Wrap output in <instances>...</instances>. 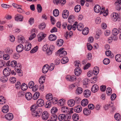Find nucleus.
I'll list each match as a JSON object with an SVG mask.
<instances>
[{
	"label": "nucleus",
	"instance_id": "nucleus-1",
	"mask_svg": "<svg viewBox=\"0 0 121 121\" xmlns=\"http://www.w3.org/2000/svg\"><path fill=\"white\" fill-rule=\"evenodd\" d=\"M37 105L36 104L33 105L30 107V109L32 111L33 116L35 117H39L40 116L42 111L41 108H39L37 109L38 107H41L44 105V101L42 99H39L37 102Z\"/></svg>",
	"mask_w": 121,
	"mask_h": 121
},
{
	"label": "nucleus",
	"instance_id": "nucleus-2",
	"mask_svg": "<svg viewBox=\"0 0 121 121\" xmlns=\"http://www.w3.org/2000/svg\"><path fill=\"white\" fill-rule=\"evenodd\" d=\"M11 69L9 67H7L5 68L3 70V72L4 75L6 77L9 76L11 72Z\"/></svg>",
	"mask_w": 121,
	"mask_h": 121
},
{
	"label": "nucleus",
	"instance_id": "nucleus-3",
	"mask_svg": "<svg viewBox=\"0 0 121 121\" xmlns=\"http://www.w3.org/2000/svg\"><path fill=\"white\" fill-rule=\"evenodd\" d=\"M112 19L114 22L116 21H119L120 20V19L119 17L118 13H113Z\"/></svg>",
	"mask_w": 121,
	"mask_h": 121
},
{
	"label": "nucleus",
	"instance_id": "nucleus-4",
	"mask_svg": "<svg viewBox=\"0 0 121 121\" xmlns=\"http://www.w3.org/2000/svg\"><path fill=\"white\" fill-rule=\"evenodd\" d=\"M49 116V114L48 112L46 111H44L42 113V117L43 120H47Z\"/></svg>",
	"mask_w": 121,
	"mask_h": 121
},
{
	"label": "nucleus",
	"instance_id": "nucleus-5",
	"mask_svg": "<svg viewBox=\"0 0 121 121\" xmlns=\"http://www.w3.org/2000/svg\"><path fill=\"white\" fill-rule=\"evenodd\" d=\"M76 77L74 75L70 76V75L66 76V78L67 80L70 81H75L76 80Z\"/></svg>",
	"mask_w": 121,
	"mask_h": 121
},
{
	"label": "nucleus",
	"instance_id": "nucleus-6",
	"mask_svg": "<svg viewBox=\"0 0 121 121\" xmlns=\"http://www.w3.org/2000/svg\"><path fill=\"white\" fill-rule=\"evenodd\" d=\"M23 17V16L20 14H17L15 16V20L16 21H22Z\"/></svg>",
	"mask_w": 121,
	"mask_h": 121
},
{
	"label": "nucleus",
	"instance_id": "nucleus-7",
	"mask_svg": "<svg viewBox=\"0 0 121 121\" xmlns=\"http://www.w3.org/2000/svg\"><path fill=\"white\" fill-rule=\"evenodd\" d=\"M66 119V115L62 114L59 115L58 116V119L60 121H64Z\"/></svg>",
	"mask_w": 121,
	"mask_h": 121
},
{
	"label": "nucleus",
	"instance_id": "nucleus-8",
	"mask_svg": "<svg viewBox=\"0 0 121 121\" xmlns=\"http://www.w3.org/2000/svg\"><path fill=\"white\" fill-rule=\"evenodd\" d=\"M75 75L77 76H79L82 73V70L80 67H76L74 70Z\"/></svg>",
	"mask_w": 121,
	"mask_h": 121
},
{
	"label": "nucleus",
	"instance_id": "nucleus-9",
	"mask_svg": "<svg viewBox=\"0 0 121 121\" xmlns=\"http://www.w3.org/2000/svg\"><path fill=\"white\" fill-rule=\"evenodd\" d=\"M13 115L11 113H8L5 116L6 119L8 120H11L13 119Z\"/></svg>",
	"mask_w": 121,
	"mask_h": 121
},
{
	"label": "nucleus",
	"instance_id": "nucleus-10",
	"mask_svg": "<svg viewBox=\"0 0 121 121\" xmlns=\"http://www.w3.org/2000/svg\"><path fill=\"white\" fill-rule=\"evenodd\" d=\"M91 95V92L90 91L86 89L84 90L83 92V95L86 98L89 97Z\"/></svg>",
	"mask_w": 121,
	"mask_h": 121
},
{
	"label": "nucleus",
	"instance_id": "nucleus-11",
	"mask_svg": "<svg viewBox=\"0 0 121 121\" xmlns=\"http://www.w3.org/2000/svg\"><path fill=\"white\" fill-rule=\"evenodd\" d=\"M62 15L63 18H67L69 15V12L68 11L66 10H64L63 11Z\"/></svg>",
	"mask_w": 121,
	"mask_h": 121
},
{
	"label": "nucleus",
	"instance_id": "nucleus-12",
	"mask_svg": "<svg viewBox=\"0 0 121 121\" xmlns=\"http://www.w3.org/2000/svg\"><path fill=\"white\" fill-rule=\"evenodd\" d=\"M24 47L22 44H20L17 45L16 48V51L18 52H22L24 49Z\"/></svg>",
	"mask_w": 121,
	"mask_h": 121
},
{
	"label": "nucleus",
	"instance_id": "nucleus-13",
	"mask_svg": "<svg viewBox=\"0 0 121 121\" xmlns=\"http://www.w3.org/2000/svg\"><path fill=\"white\" fill-rule=\"evenodd\" d=\"M98 86L96 84H94L92 87L91 90L92 92L95 93L98 91Z\"/></svg>",
	"mask_w": 121,
	"mask_h": 121
},
{
	"label": "nucleus",
	"instance_id": "nucleus-14",
	"mask_svg": "<svg viewBox=\"0 0 121 121\" xmlns=\"http://www.w3.org/2000/svg\"><path fill=\"white\" fill-rule=\"evenodd\" d=\"M49 66L47 64L45 65L43 67L42 72L44 73H47L49 69Z\"/></svg>",
	"mask_w": 121,
	"mask_h": 121
},
{
	"label": "nucleus",
	"instance_id": "nucleus-15",
	"mask_svg": "<svg viewBox=\"0 0 121 121\" xmlns=\"http://www.w3.org/2000/svg\"><path fill=\"white\" fill-rule=\"evenodd\" d=\"M38 40L39 41H41L46 36V35L44 34H39L38 36Z\"/></svg>",
	"mask_w": 121,
	"mask_h": 121
},
{
	"label": "nucleus",
	"instance_id": "nucleus-16",
	"mask_svg": "<svg viewBox=\"0 0 121 121\" xmlns=\"http://www.w3.org/2000/svg\"><path fill=\"white\" fill-rule=\"evenodd\" d=\"M31 45L30 43H26L25 46L24 50L26 51H28L31 49Z\"/></svg>",
	"mask_w": 121,
	"mask_h": 121
},
{
	"label": "nucleus",
	"instance_id": "nucleus-17",
	"mask_svg": "<svg viewBox=\"0 0 121 121\" xmlns=\"http://www.w3.org/2000/svg\"><path fill=\"white\" fill-rule=\"evenodd\" d=\"M94 11L96 13H99L101 10V8L99 5L97 4L96 5L94 8Z\"/></svg>",
	"mask_w": 121,
	"mask_h": 121
},
{
	"label": "nucleus",
	"instance_id": "nucleus-18",
	"mask_svg": "<svg viewBox=\"0 0 121 121\" xmlns=\"http://www.w3.org/2000/svg\"><path fill=\"white\" fill-rule=\"evenodd\" d=\"M26 98L28 100H30L32 98V95L30 92H27L25 95Z\"/></svg>",
	"mask_w": 121,
	"mask_h": 121
},
{
	"label": "nucleus",
	"instance_id": "nucleus-19",
	"mask_svg": "<svg viewBox=\"0 0 121 121\" xmlns=\"http://www.w3.org/2000/svg\"><path fill=\"white\" fill-rule=\"evenodd\" d=\"M9 106L7 105H5L2 108V111L4 113H6L9 111Z\"/></svg>",
	"mask_w": 121,
	"mask_h": 121
},
{
	"label": "nucleus",
	"instance_id": "nucleus-20",
	"mask_svg": "<svg viewBox=\"0 0 121 121\" xmlns=\"http://www.w3.org/2000/svg\"><path fill=\"white\" fill-rule=\"evenodd\" d=\"M88 103V101L87 99H83L81 102V104L83 106H86Z\"/></svg>",
	"mask_w": 121,
	"mask_h": 121
},
{
	"label": "nucleus",
	"instance_id": "nucleus-21",
	"mask_svg": "<svg viewBox=\"0 0 121 121\" xmlns=\"http://www.w3.org/2000/svg\"><path fill=\"white\" fill-rule=\"evenodd\" d=\"M61 111L63 113H67L69 112V109L68 107L65 106L62 107L61 108Z\"/></svg>",
	"mask_w": 121,
	"mask_h": 121
},
{
	"label": "nucleus",
	"instance_id": "nucleus-22",
	"mask_svg": "<svg viewBox=\"0 0 121 121\" xmlns=\"http://www.w3.org/2000/svg\"><path fill=\"white\" fill-rule=\"evenodd\" d=\"M75 112L77 113H79L82 110V107L78 105L75 107L74 109Z\"/></svg>",
	"mask_w": 121,
	"mask_h": 121
},
{
	"label": "nucleus",
	"instance_id": "nucleus-23",
	"mask_svg": "<svg viewBox=\"0 0 121 121\" xmlns=\"http://www.w3.org/2000/svg\"><path fill=\"white\" fill-rule=\"evenodd\" d=\"M91 112V110L87 108H85L84 109L83 113L85 115H89Z\"/></svg>",
	"mask_w": 121,
	"mask_h": 121
},
{
	"label": "nucleus",
	"instance_id": "nucleus-24",
	"mask_svg": "<svg viewBox=\"0 0 121 121\" xmlns=\"http://www.w3.org/2000/svg\"><path fill=\"white\" fill-rule=\"evenodd\" d=\"M75 101L73 99H71L69 100L68 102V105L70 107L73 106L74 105Z\"/></svg>",
	"mask_w": 121,
	"mask_h": 121
},
{
	"label": "nucleus",
	"instance_id": "nucleus-25",
	"mask_svg": "<svg viewBox=\"0 0 121 121\" xmlns=\"http://www.w3.org/2000/svg\"><path fill=\"white\" fill-rule=\"evenodd\" d=\"M83 91V89L80 87H78L76 89L75 93L79 95L82 93Z\"/></svg>",
	"mask_w": 121,
	"mask_h": 121
},
{
	"label": "nucleus",
	"instance_id": "nucleus-26",
	"mask_svg": "<svg viewBox=\"0 0 121 121\" xmlns=\"http://www.w3.org/2000/svg\"><path fill=\"white\" fill-rule=\"evenodd\" d=\"M18 42L21 43H24L25 42V39L23 36H18Z\"/></svg>",
	"mask_w": 121,
	"mask_h": 121
},
{
	"label": "nucleus",
	"instance_id": "nucleus-27",
	"mask_svg": "<svg viewBox=\"0 0 121 121\" xmlns=\"http://www.w3.org/2000/svg\"><path fill=\"white\" fill-rule=\"evenodd\" d=\"M40 93L39 92H36L33 95L32 99L35 100L37 99L39 97Z\"/></svg>",
	"mask_w": 121,
	"mask_h": 121
},
{
	"label": "nucleus",
	"instance_id": "nucleus-28",
	"mask_svg": "<svg viewBox=\"0 0 121 121\" xmlns=\"http://www.w3.org/2000/svg\"><path fill=\"white\" fill-rule=\"evenodd\" d=\"M73 119L74 121H77L79 119L78 115L76 113L73 114L72 115Z\"/></svg>",
	"mask_w": 121,
	"mask_h": 121
},
{
	"label": "nucleus",
	"instance_id": "nucleus-29",
	"mask_svg": "<svg viewBox=\"0 0 121 121\" xmlns=\"http://www.w3.org/2000/svg\"><path fill=\"white\" fill-rule=\"evenodd\" d=\"M49 40L51 41H53L55 40L56 39V36L53 34H51L49 35L48 37Z\"/></svg>",
	"mask_w": 121,
	"mask_h": 121
},
{
	"label": "nucleus",
	"instance_id": "nucleus-30",
	"mask_svg": "<svg viewBox=\"0 0 121 121\" xmlns=\"http://www.w3.org/2000/svg\"><path fill=\"white\" fill-rule=\"evenodd\" d=\"M6 102V99L3 96H0V104H5Z\"/></svg>",
	"mask_w": 121,
	"mask_h": 121
},
{
	"label": "nucleus",
	"instance_id": "nucleus-31",
	"mask_svg": "<svg viewBox=\"0 0 121 121\" xmlns=\"http://www.w3.org/2000/svg\"><path fill=\"white\" fill-rule=\"evenodd\" d=\"M89 29L86 27L82 31V34L84 35H87L89 32Z\"/></svg>",
	"mask_w": 121,
	"mask_h": 121
},
{
	"label": "nucleus",
	"instance_id": "nucleus-32",
	"mask_svg": "<svg viewBox=\"0 0 121 121\" xmlns=\"http://www.w3.org/2000/svg\"><path fill=\"white\" fill-rule=\"evenodd\" d=\"M21 88L22 90L23 91H25L28 88V86L25 83H23L22 84Z\"/></svg>",
	"mask_w": 121,
	"mask_h": 121
},
{
	"label": "nucleus",
	"instance_id": "nucleus-33",
	"mask_svg": "<svg viewBox=\"0 0 121 121\" xmlns=\"http://www.w3.org/2000/svg\"><path fill=\"white\" fill-rule=\"evenodd\" d=\"M45 77L43 76H42L39 80V83L42 84L45 82Z\"/></svg>",
	"mask_w": 121,
	"mask_h": 121
},
{
	"label": "nucleus",
	"instance_id": "nucleus-34",
	"mask_svg": "<svg viewBox=\"0 0 121 121\" xmlns=\"http://www.w3.org/2000/svg\"><path fill=\"white\" fill-rule=\"evenodd\" d=\"M83 27V26L82 23H80L79 24L77 25V28L79 31H82Z\"/></svg>",
	"mask_w": 121,
	"mask_h": 121
},
{
	"label": "nucleus",
	"instance_id": "nucleus-35",
	"mask_svg": "<svg viewBox=\"0 0 121 121\" xmlns=\"http://www.w3.org/2000/svg\"><path fill=\"white\" fill-rule=\"evenodd\" d=\"M64 41L61 39H60L57 40V45L58 46H61L63 44Z\"/></svg>",
	"mask_w": 121,
	"mask_h": 121
},
{
	"label": "nucleus",
	"instance_id": "nucleus-36",
	"mask_svg": "<svg viewBox=\"0 0 121 121\" xmlns=\"http://www.w3.org/2000/svg\"><path fill=\"white\" fill-rule=\"evenodd\" d=\"M17 62L15 60H13L11 62L10 65L12 67H18V65H17Z\"/></svg>",
	"mask_w": 121,
	"mask_h": 121
},
{
	"label": "nucleus",
	"instance_id": "nucleus-37",
	"mask_svg": "<svg viewBox=\"0 0 121 121\" xmlns=\"http://www.w3.org/2000/svg\"><path fill=\"white\" fill-rule=\"evenodd\" d=\"M116 60L118 62H121V55L120 54H117L115 56Z\"/></svg>",
	"mask_w": 121,
	"mask_h": 121
},
{
	"label": "nucleus",
	"instance_id": "nucleus-38",
	"mask_svg": "<svg viewBox=\"0 0 121 121\" xmlns=\"http://www.w3.org/2000/svg\"><path fill=\"white\" fill-rule=\"evenodd\" d=\"M59 13V11L57 9H55L53 11V14L55 17H57L58 16Z\"/></svg>",
	"mask_w": 121,
	"mask_h": 121
},
{
	"label": "nucleus",
	"instance_id": "nucleus-39",
	"mask_svg": "<svg viewBox=\"0 0 121 121\" xmlns=\"http://www.w3.org/2000/svg\"><path fill=\"white\" fill-rule=\"evenodd\" d=\"M115 119L117 121H119L121 119V117L120 115L118 113H116L114 116Z\"/></svg>",
	"mask_w": 121,
	"mask_h": 121
},
{
	"label": "nucleus",
	"instance_id": "nucleus-40",
	"mask_svg": "<svg viewBox=\"0 0 121 121\" xmlns=\"http://www.w3.org/2000/svg\"><path fill=\"white\" fill-rule=\"evenodd\" d=\"M58 109L56 107H53L51 110V112L52 114H54L56 113Z\"/></svg>",
	"mask_w": 121,
	"mask_h": 121
},
{
	"label": "nucleus",
	"instance_id": "nucleus-41",
	"mask_svg": "<svg viewBox=\"0 0 121 121\" xmlns=\"http://www.w3.org/2000/svg\"><path fill=\"white\" fill-rule=\"evenodd\" d=\"M81 6L79 5H77L74 8V10L76 12H78L80 10Z\"/></svg>",
	"mask_w": 121,
	"mask_h": 121
},
{
	"label": "nucleus",
	"instance_id": "nucleus-42",
	"mask_svg": "<svg viewBox=\"0 0 121 121\" xmlns=\"http://www.w3.org/2000/svg\"><path fill=\"white\" fill-rule=\"evenodd\" d=\"M46 98L48 100L51 101L52 99V95L51 94H47L46 96Z\"/></svg>",
	"mask_w": 121,
	"mask_h": 121
},
{
	"label": "nucleus",
	"instance_id": "nucleus-43",
	"mask_svg": "<svg viewBox=\"0 0 121 121\" xmlns=\"http://www.w3.org/2000/svg\"><path fill=\"white\" fill-rule=\"evenodd\" d=\"M58 117L55 114H52L51 116V120L53 121H56Z\"/></svg>",
	"mask_w": 121,
	"mask_h": 121
},
{
	"label": "nucleus",
	"instance_id": "nucleus-44",
	"mask_svg": "<svg viewBox=\"0 0 121 121\" xmlns=\"http://www.w3.org/2000/svg\"><path fill=\"white\" fill-rule=\"evenodd\" d=\"M37 9L39 13L41 12L42 10V8L40 4H37Z\"/></svg>",
	"mask_w": 121,
	"mask_h": 121
},
{
	"label": "nucleus",
	"instance_id": "nucleus-45",
	"mask_svg": "<svg viewBox=\"0 0 121 121\" xmlns=\"http://www.w3.org/2000/svg\"><path fill=\"white\" fill-rule=\"evenodd\" d=\"M103 62L104 64L107 65L110 62V60L109 59L106 58L104 60Z\"/></svg>",
	"mask_w": 121,
	"mask_h": 121
},
{
	"label": "nucleus",
	"instance_id": "nucleus-46",
	"mask_svg": "<svg viewBox=\"0 0 121 121\" xmlns=\"http://www.w3.org/2000/svg\"><path fill=\"white\" fill-rule=\"evenodd\" d=\"M46 26L45 23H43L41 24L39 26V27L40 29L43 30L45 28Z\"/></svg>",
	"mask_w": 121,
	"mask_h": 121
},
{
	"label": "nucleus",
	"instance_id": "nucleus-47",
	"mask_svg": "<svg viewBox=\"0 0 121 121\" xmlns=\"http://www.w3.org/2000/svg\"><path fill=\"white\" fill-rule=\"evenodd\" d=\"M52 102L51 101L48 100L46 103V105L45 107L47 108H49L51 106Z\"/></svg>",
	"mask_w": 121,
	"mask_h": 121
},
{
	"label": "nucleus",
	"instance_id": "nucleus-48",
	"mask_svg": "<svg viewBox=\"0 0 121 121\" xmlns=\"http://www.w3.org/2000/svg\"><path fill=\"white\" fill-rule=\"evenodd\" d=\"M68 59L67 57H64L62 60V63L63 64L65 63L68 62Z\"/></svg>",
	"mask_w": 121,
	"mask_h": 121
},
{
	"label": "nucleus",
	"instance_id": "nucleus-49",
	"mask_svg": "<svg viewBox=\"0 0 121 121\" xmlns=\"http://www.w3.org/2000/svg\"><path fill=\"white\" fill-rule=\"evenodd\" d=\"M112 89L110 87H108L106 90L107 93L108 95H110L112 94Z\"/></svg>",
	"mask_w": 121,
	"mask_h": 121
},
{
	"label": "nucleus",
	"instance_id": "nucleus-50",
	"mask_svg": "<svg viewBox=\"0 0 121 121\" xmlns=\"http://www.w3.org/2000/svg\"><path fill=\"white\" fill-rule=\"evenodd\" d=\"M118 30L116 28L112 30V33L114 35H117L118 34Z\"/></svg>",
	"mask_w": 121,
	"mask_h": 121
},
{
	"label": "nucleus",
	"instance_id": "nucleus-51",
	"mask_svg": "<svg viewBox=\"0 0 121 121\" xmlns=\"http://www.w3.org/2000/svg\"><path fill=\"white\" fill-rule=\"evenodd\" d=\"M70 113H69L68 114H67L66 115V118L67 119H70L71 118L72 113H73V112H72V111L71 110L69 112Z\"/></svg>",
	"mask_w": 121,
	"mask_h": 121
},
{
	"label": "nucleus",
	"instance_id": "nucleus-52",
	"mask_svg": "<svg viewBox=\"0 0 121 121\" xmlns=\"http://www.w3.org/2000/svg\"><path fill=\"white\" fill-rule=\"evenodd\" d=\"M8 79L6 76L3 77L0 79V81L1 82H6Z\"/></svg>",
	"mask_w": 121,
	"mask_h": 121
},
{
	"label": "nucleus",
	"instance_id": "nucleus-53",
	"mask_svg": "<svg viewBox=\"0 0 121 121\" xmlns=\"http://www.w3.org/2000/svg\"><path fill=\"white\" fill-rule=\"evenodd\" d=\"M3 57L4 60H8L9 59L10 57L8 54H6L3 55Z\"/></svg>",
	"mask_w": 121,
	"mask_h": 121
},
{
	"label": "nucleus",
	"instance_id": "nucleus-54",
	"mask_svg": "<svg viewBox=\"0 0 121 121\" xmlns=\"http://www.w3.org/2000/svg\"><path fill=\"white\" fill-rule=\"evenodd\" d=\"M5 63L4 60H0V68H1L4 66Z\"/></svg>",
	"mask_w": 121,
	"mask_h": 121
},
{
	"label": "nucleus",
	"instance_id": "nucleus-55",
	"mask_svg": "<svg viewBox=\"0 0 121 121\" xmlns=\"http://www.w3.org/2000/svg\"><path fill=\"white\" fill-rule=\"evenodd\" d=\"M34 85V83L33 81H30L28 84V86L30 88H32L33 87Z\"/></svg>",
	"mask_w": 121,
	"mask_h": 121
},
{
	"label": "nucleus",
	"instance_id": "nucleus-56",
	"mask_svg": "<svg viewBox=\"0 0 121 121\" xmlns=\"http://www.w3.org/2000/svg\"><path fill=\"white\" fill-rule=\"evenodd\" d=\"M17 72L18 73L19 75L20 76H22V72L21 69H17Z\"/></svg>",
	"mask_w": 121,
	"mask_h": 121
},
{
	"label": "nucleus",
	"instance_id": "nucleus-57",
	"mask_svg": "<svg viewBox=\"0 0 121 121\" xmlns=\"http://www.w3.org/2000/svg\"><path fill=\"white\" fill-rule=\"evenodd\" d=\"M20 56L19 54L18 53H14L13 55V57L15 59H17L19 58Z\"/></svg>",
	"mask_w": 121,
	"mask_h": 121
},
{
	"label": "nucleus",
	"instance_id": "nucleus-58",
	"mask_svg": "<svg viewBox=\"0 0 121 121\" xmlns=\"http://www.w3.org/2000/svg\"><path fill=\"white\" fill-rule=\"evenodd\" d=\"M67 54V52L65 51H63L60 53V54H59V56H61V57H62L66 55Z\"/></svg>",
	"mask_w": 121,
	"mask_h": 121
},
{
	"label": "nucleus",
	"instance_id": "nucleus-59",
	"mask_svg": "<svg viewBox=\"0 0 121 121\" xmlns=\"http://www.w3.org/2000/svg\"><path fill=\"white\" fill-rule=\"evenodd\" d=\"M21 85L20 82H18L15 84V87L17 89H19L20 88Z\"/></svg>",
	"mask_w": 121,
	"mask_h": 121
},
{
	"label": "nucleus",
	"instance_id": "nucleus-60",
	"mask_svg": "<svg viewBox=\"0 0 121 121\" xmlns=\"http://www.w3.org/2000/svg\"><path fill=\"white\" fill-rule=\"evenodd\" d=\"M9 80L11 83H14L16 82V79L15 78L12 77L10 78Z\"/></svg>",
	"mask_w": 121,
	"mask_h": 121
},
{
	"label": "nucleus",
	"instance_id": "nucleus-61",
	"mask_svg": "<svg viewBox=\"0 0 121 121\" xmlns=\"http://www.w3.org/2000/svg\"><path fill=\"white\" fill-rule=\"evenodd\" d=\"M88 107L89 108L88 109L90 110L93 109L95 108L94 105L91 104H89L88 105Z\"/></svg>",
	"mask_w": 121,
	"mask_h": 121
},
{
	"label": "nucleus",
	"instance_id": "nucleus-62",
	"mask_svg": "<svg viewBox=\"0 0 121 121\" xmlns=\"http://www.w3.org/2000/svg\"><path fill=\"white\" fill-rule=\"evenodd\" d=\"M48 45L47 44L44 45L42 48V49L44 51H46L48 49Z\"/></svg>",
	"mask_w": 121,
	"mask_h": 121
},
{
	"label": "nucleus",
	"instance_id": "nucleus-63",
	"mask_svg": "<svg viewBox=\"0 0 121 121\" xmlns=\"http://www.w3.org/2000/svg\"><path fill=\"white\" fill-rule=\"evenodd\" d=\"M36 35L35 33L32 34L30 36L29 39L30 40H31L33 39L35 37Z\"/></svg>",
	"mask_w": 121,
	"mask_h": 121
},
{
	"label": "nucleus",
	"instance_id": "nucleus-64",
	"mask_svg": "<svg viewBox=\"0 0 121 121\" xmlns=\"http://www.w3.org/2000/svg\"><path fill=\"white\" fill-rule=\"evenodd\" d=\"M115 5H121V0H116L115 2Z\"/></svg>",
	"mask_w": 121,
	"mask_h": 121
}]
</instances>
